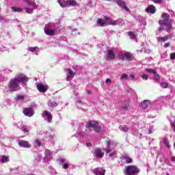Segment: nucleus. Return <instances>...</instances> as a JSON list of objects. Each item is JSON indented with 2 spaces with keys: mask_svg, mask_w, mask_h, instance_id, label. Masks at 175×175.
Returning <instances> with one entry per match:
<instances>
[{
  "mask_svg": "<svg viewBox=\"0 0 175 175\" xmlns=\"http://www.w3.org/2000/svg\"><path fill=\"white\" fill-rule=\"evenodd\" d=\"M147 13H150L151 14H154L155 12H157V9L155 8V6L154 5H150L146 8Z\"/></svg>",
  "mask_w": 175,
  "mask_h": 175,
  "instance_id": "obj_24",
  "label": "nucleus"
},
{
  "mask_svg": "<svg viewBox=\"0 0 175 175\" xmlns=\"http://www.w3.org/2000/svg\"><path fill=\"white\" fill-rule=\"evenodd\" d=\"M122 161L126 162V163H132V159L129 157V155L124 154L121 156Z\"/></svg>",
  "mask_w": 175,
  "mask_h": 175,
  "instance_id": "obj_18",
  "label": "nucleus"
},
{
  "mask_svg": "<svg viewBox=\"0 0 175 175\" xmlns=\"http://www.w3.org/2000/svg\"><path fill=\"white\" fill-rule=\"evenodd\" d=\"M25 98V96L24 95H19V96H17L16 100L18 102H20L21 100H24Z\"/></svg>",
  "mask_w": 175,
  "mask_h": 175,
  "instance_id": "obj_42",
  "label": "nucleus"
},
{
  "mask_svg": "<svg viewBox=\"0 0 175 175\" xmlns=\"http://www.w3.org/2000/svg\"><path fill=\"white\" fill-rule=\"evenodd\" d=\"M42 160V157L40 155L38 154L37 157H36L35 160L33 161V165L34 166H38L39 165V162Z\"/></svg>",
  "mask_w": 175,
  "mask_h": 175,
  "instance_id": "obj_31",
  "label": "nucleus"
},
{
  "mask_svg": "<svg viewBox=\"0 0 175 175\" xmlns=\"http://www.w3.org/2000/svg\"><path fill=\"white\" fill-rule=\"evenodd\" d=\"M79 3L75 0H68V6H77Z\"/></svg>",
  "mask_w": 175,
  "mask_h": 175,
  "instance_id": "obj_36",
  "label": "nucleus"
},
{
  "mask_svg": "<svg viewBox=\"0 0 175 175\" xmlns=\"http://www.w3.org/2000/svg\"><path fill=\"white\" fill-rule=\"evenodd\" d=\"M106 58L107 59H115L116 54L114 53V51L111 49H109L106 54Z\"/></svg>",
  "mask_w": 175,
  "mask_h": 175,
  "instance_id": "obj_16",
  "label": "nucleus"
},
{
  "mask_svg": "<svg viewBox=\"0 0 175 175\" xmlns=\"http://www.w3.org/2000/svg\"><path fill=\"white\" fill-rule=\"evenodd\" d=\"M45 157H44V161H51L53 158V152L50 150L46 149L44 152Z\"/></svg>",
  "mask_w": 175,
  "mask_h": 175,
  "instance_id": "obj_15",
  "label": "nucleus"
},
{
  "mask_svg": "<svg viewBox=\"0 0 175 175\" xmlns=\"http://www.w3.org/2000/svg\"><path fill=\"white\" fill-rule=\"evenodd\" d=\"M88 94H91V92H90V91H88Z\"/></svg>",
  "mask_w": 175,
  "mask_h": 175,
  "instance_id": "obj_62",
  "label": "nucleus"
},
{
  "mask_svg": "<svg viewBox=\"0 0 175 175\" xmlns=\"http://www.w3.org/2000/svg\"><path fill=\"white\" fill-rule=\"evenodd\" d=\"M120 109L124 111H132V108L131 105H129V100H126L124 103L120 106Z\"/></svg>",
  "mask_w": 175,
  "mask_h": 175,
  "instance_id": "obj_11",
  "label": "nucleus"
},
{
  "mask_svg": "<svg viewBox=\"0 0 175 175\" xmlns=\"http://www.w3.org/2000/svg\"><path fill=\"white\" fill-rule=\"evenodd\" d=\"M120 80H129V77L126 74H123L120 77Z\"/></svg>",
  "mask_w": 175,
  "mask_h": 175,
  "instance_id": "obj_41",
  "label": "nucleus"
},
{
  "mask_svg": "<svg viewBox=\"0 0 175 175\" xmlns=\"http://www.w3.org/2000/svg\"><path fill=\"white\" fill-rule=\"evenodd\" d=\"M75 31H76V29H74L72 30V32H75Z\"/></svg>",
  "mask_w": 175,
  "mask_h": 175,
  "instance_id": "obj_61",
  "label": "nucleus"
},
{
  "mask_svg": "<svg viewBox=\"0 0 175 175\" xmlns=\"http://www.w3.org/2000/svg\"><path fill=\"white\" fill-rule=\"evenodd\" d=\"M76 103H77V105H78V106H83V101L81 100V99L77 100Z\"/></svg>",
  "mask_w": 175,
  "mask_h": 175,
  "instance_id": "obj_47",
  "label": "nucleus"
},
{
  "mask_svg": "<svg viewBox=\"0 0 175 175\" xmlns=\"http://www.w3.org/2000/svg\"><path fill=\"white\" fill-rule=\"evenodd\" d=\"M28 51H30L31 53H35V51H39V47L34 46V47H29L27 49Z\"/></svg>",
  "mask_w": 175,
  "mask_h": 175,
  "instance_id": "obj_37",
  "label": "nucleus"
},
{
  "mask_svg": "<svg viewBox=\"0 0 175 175\" xmlns=\"http://www.w3.org/2000/svg\"><path fill=\"white\" fill-rule=\"evenodd\" d=\"M170 59H175V53L170 54Z\"/></svg>",
  "mask_w": 175,
  "mask_h": 175,
  "instance_id": "obj_52",
  "label": "nucleus"
},
{
  "mask_svg": "<svg viewBox=\"0 0 175 175\" xmlns=\"http://www.w3.org/2000/svg\"><path fill=\"white\" fill-rule=\"evenodd\" d=\"M94 155L96 157V158H103L104 153L100 148H96L94 150Z\"/></svg>",
  "mask_w": 175,
  "mask_h": 175,
  "instance_id": "obj_19",
  "label": "nucleus"
},
{
  "mask_svg": "<svg viewBox=\"0 0 175 175\" xmlns=\"http://www.w3.org/2000/svg\"><path fill=\"white\" fill-rule=\"evenodd\" d=\"M67 72V81H70L72 80L73 77H75V72L72 70V69L68 68L66 70Z\"/></svg>",
  "mask_w": 175,
  "mask_h": 175,
  "instance_id": "obj_17",
  "label": "nucleus"
},
{
  "mask_svg": "<svg viewBox=\"0 0 175 175\" xmlns=\"http://www.w3.org/2000/svg\"><path fill=\"white\" fill-rule=\"evenodd\" d=\"M10 161V159H9V157L6 155L0 156V163H8Z\"/></svg>",
  "mask_w": 175,
  "mask_h": 175,
  "instance_id": "obj_25",
  "label": "nucleus"
},
{
  "mask_svg": "<svg viewBox=\"0 0 175 175\" xmlns=\"http://www.w3.org/2000/svg\"><path fill=\"white\" fill-rule=\"evenodd\" d=\"M126 175L139 174V169L134 165L128 166L126 168Z\"/></svg>",
  "mask_w": 175,
  "mask_h": 175,
  "instance_id": "obj_7",
  "label": "nucleus"
},
{
  "mask_svg": "<svg viewBox=\"0 0 175 175\" xmlns=\"http://www.w3.org/2000/svg\"><path fill=\"white\" fill-rule=\"evenodd\" d=\"M42 117L45 121L50 124L53 120V115L49 111L45 110L42 113Z\"/></svg>",
  "mask_w": 175,
  "mask_h": 175,
  "instance_id": "obj_8",
  "label": "nucleus"
},
{
  "mask_svg": "<svg viewBox=\"0 0 175 175\" xmlns=\"http://www.w3.org/2000/svg\"><path fill=\"white\" fill-rule=\"evenodd\" d=\"M113 2L117 4L118 6H120L122 9L125 10L126 12H129V8L126 7V4L124 0H113Z\"/></svg>",
  "mask_w": 175,
  "mask_h": 175,
  "instance_id": "obj_9",
  "label": "nucleus"
},
{
  "mask_svg": "<svg viewBox=\"0 0 175 175\" xmlns=\"http://www.w3.org/2000/svg\"><path fill=\"white\" fill-rule=\"evenodd\" d=\"M44 31L46 35H54V33H55L54 29H51L50 28V25H49L48 26H46L44 29Z\"/></svg>",
  "mask_w": 175,
  "mask_h": 175,
  "instance_id": "obj_21",
  "label": "nucleus"
},
{
  "mask_svg": "<svg viewBox=\"0 0 175 175\" xmlns=\"http://www.w3.org/2000/svg\"><path fill=\"white\" fill-rule=\"evenodd\" d=\"M105 83L106 84H111V79H110L109 78L107 79Z\"/></svg>",
  "mask_w": 175,
  "mask_h": 175,
  "instance_id": "obj_53",
  "label": "nucleus"
},
{
  "mask_svg": "<svg viewBox=\"0 0 175 175\" xmlns=\"http://www.w3.org/2000/svg\"><path fill=\"white\" fill-rule=\"evenodd\" d=\"M76 137L79 139H86L87 138V133H84L81 131H78L77 133L75 134Z\"/></svg>",
  "mask_w": 175,
  "mask_h": 175,
  "instance_id": "obj_23",
  "label": "nucleus"
},
{
  "mask_svg": "<svg viewBox=\"0 0 175 175\" xmlns=\"http://www.w3.org/2000/svg\"><path fill=\"white\" fill-rule=\"evenodd\" d=\"M3 72L4 73H7L8 75H10V73H12V70L8 68L5 69Z\"/></svg>",
  "mask_w": 175,
  "mask_h": 175,
  "instance_id": "obj_50",
  "label": "nucleus"
},
{
  "mask_svg": "<svg viewBox=\"0 0 175 175\" xmlns=\"http://www.w3.org/2000/svg\"><path fill=\"white\" fill-rule=\"evenodd\" d=\"M140 77L144 80H148V75H147L146 74H142L140 75Z\"/></svg>",
  "mask_w": 175,
  "mask_h": 175,
  "instance_id": "obj_46",
  "label": "nucleus"
},
{
  "mask_svg": "<svg viewBox=\"0 0 175 175\" xmlns=\"http://www.w3.org/2000/svg\"><path fill=\"white\" fill-rule=\"evenodd\" d=\"M146 126V128H148V131H146V133H148V135H151V133L154 132V126L149 124H147Z\"/></svg>",
  "mask_w": 175,
  "mask_h": 175,
  "instance_id": "obj_32",
  "label": "nucleus"
},
{
  "mask_svg": "<svg viewBox=\"0 0 175 175\" xmlns=\"http://www.w3.org/2000/svg\"><path fill=\"white\" fill-rule=\"evenodd\" d=\"M25 3L29 7L25 8V12L28 14L33 13V9H36V3L34 0H23Z\"/></svg>",
  "mask_w": 175,
  "mask_h": 175,
  "instance_id": "obj_4",
  "label": "nucleus"
},
{
  "mask_svg": "<svg viewBox=\"0 0 175 175\" xmlns=\"http://www.w3.org/2000/svg\"><path fill=\"white\" fill-rule=\"evenodd\" d=\"M16 126L19 129H22L23 132H25V133H28V129H27V127L21 125V123H18L16 124Z\"/></svg>",
  "mask_w": 175,
  "mask_h": 175,
  "instance_id": "obj_30",
  "label": "nucleus"
},
{
  "mask_svg": "<svg viewBox=\"0 0 175 175\" xmlns=\"http://www.w3.org/2000/svg\"><path fill=\"white\" fill-rule=\"evenodd\" d=\"M150 105L151 102H150V100H145L142 103L141 106L142 109H147V107H148Z\"/></svg>",
  "mask_w": 175,
  "mask_h": 175,
  "instance_id": "obj_28",
  "label": "nucleus"
},
{
  "mask_svg": "<svg viewBox=\"0 0 175 175\" xmlns=\"http://www.w3.org/2000/svg\"><path fill=\"white\" fill-rule=\"evenodd\" d=\"M129 78V80H134L135 74H130Z\"/></svg>",
  "mask_w": 175,
  "mask_h": 175,
  "instance_id": "obj_51",
  "label": "nucleus"
},
{
  "mask_svg": "<svg viewBox=\"0 0 175 175\" xmlns=\"http://www.w3.org/2000/svg\"><path fill=\"white\" fill-rule=\"evenodd\" d=\"M86 146L87 147H92V144H91L90 142H87L86 143Z\"/></svg>",
  "mask_w": 175,
  "mask_h": 175,
  "instance_id": "obj_56",
  "label": "nucleus"
},
{
  "mask_svg": "<svg viewBox=\"0 0 175 175\" xmlns=\"http://www.w3.org/2000/svg\"><path fill=\"white\" fill-rule=\"evenodd\" d=\"M98 27H106V25H124L125 21L119 18L116 21L109 17H105L104 18H98L97 21Z\"/></svg>",
  "mask_w": 175,
  "mask_h": 175,
  "instance_id": "obj_3",
  "label": "nucleus"
},
{
  "mask_svg": "<svg viewBox=\"0 0 175 175\" xmlns=\"http://www.w3.org/2000/svg\"><path fill=\"white\" fill-rule=\"evenodd\" d=\"M11 9H12V12H15L17 13H21V12H23V10H24L23 8H18V7H12Z\"/></svg>",
  "mask_w": 175,
  "mask_h": 175,
  "instance_id": "obj_34",
  "label": "nucleus"
},
{
  "mask_svg": "<svg viewBox=\"0 0 175 175\" xmlns=\"http://www.w3.org/2000/svg\"><path fill=\"white\" fill-rule=\"evenodd\" d=\"M54 137H54L53 135L49 136V139H51V143H53V140H54Z\"/></svg>",
  "mask_w": 175,
  "mask_h": 175,
  "instance_id": "obj_55",
  "label": "nucleus"
},
{
  "mask_svg": "<svg viewBox=\"0 0 175 175\" xmlns=\"http://www.w3.org/2000/svg\"><path fill=\"white\" fill-rule=\"evenodd\" d=\"M48 105L49 107H52V109H54V107H57L58 106V104L55 101H49Z\"/></svg>",
  "mask_w": 175,
  "mask_h": 175,
  "instance_id": "obj_33",
  "label": "nucleus"
},
{
  "mask_svg": "<svg viewBox=\"0 0 175 175\" xmlns=\"http://www.w3.org/2000/svg\"><path fill=\"white\" fill-rule=\"evenodd\" d=\"M167 39H169V37H167V36H165V37H158L157 38V40L158 42H165V41L167 40Z\"/></svg>",
  "mask_w": 175,
  "mask_h": 175,
  "instance_id": "obj_35",
  "label": "nucleus"
},
{
  "mask_svg": "<svg viewBox=\"0 0 175 175\" xmlns=\"http://www.w3.org/2000/svg\"><path fill=\"white\" fill-rule=\"evenodd\" d=\"M27 81H28V78L24 75H20L10 80L8 87L10 91H17L20 87V83L25 84Z\"/></svg>",
  "mask_w": 175,
  "mask_h": 175,
  "instance_id": "obj_1",
  "label": "nucleus"
},
{
  "mask_svg": "<svg viewBox=\"0 0 175 175\" xmlns=\"http://www.w3.org/2000/svg\"><path fill=\"white\" fill-rule=\"evenodd\" d=\"M128 35H129V38H131V39H135V35L134 34V33L133 32H129L128 33Z\"/></svg>",
  "mask_w": 175,
  "mask_h": 175,
  "instance_id": "obj_43",
  "label": "nucleus"
},
{
  "mask_svg": "<svg viewBox=\"0 0 175 175\" xmlns=\"http://www.w3.org/2000/svg\"><path fill=\"white\" fill-rule=\"evenodd\" d=\"M140 23V27H141V29L142 31H143V29H144L146 28V25H147V23L146 22V19L144 18H141V20L139 21Z\"/></svg>",
  "mask_w": 175,
  "mask_h": 175,
  "instance_id": "obj_29",
  "label": "nucleus"
},
{
  "mask_svg": "<svg viewBox=\"0 0 175 175\" xmlns=\"http://www.w3.org/2000/svg\"><path fill=\"white\" fill-rule=\"evenodd\" d=\"M69 0H58V2L62 8H68L69 6Z\"/></svg>",
  "mask_w": 175,
  "mask_h": 175,
  "instance_id": "obj_26",
  "label": "nucleus"
},
{
  "mask_svg": "<svg viewBox=\"0 0 175 175\" xmlns=\"http://www.w3.org/2000/svg\"><path fill=\"white\" fill-rule=\"evenodd\" d=\"M106 148L104 149L105 152L109 154V152H111L113 150L117 147V142H116L113 139H107L105 141Z\"/></svg>",
  "mask_w": 175,
  "mask_h": 175,
  "instance_id": "obj_5",
  "label": "nucleus"
},
{
  "mask_svg": "<svg viewBox=\"0 0 175 175\" xmlns=\"http://www.w3.org/2000/svg\"><path fill=\"white\" fill-rule=\"evenodd\" d=\"M154 75V80L156 81H159L161 80V77L159 76V74H158L156 71V72Z\"/></svg>",
  "mask_w": 175,
  "mask_h": 175,
  "instance_id": "obj_39",
  "label": "nucleus"
},
{
  "mask_svg": "<svg viewBox=\"0 0 175 175\" xmlns=\"http://www.w3.org/2000/svg\"><path fill=\"white\" fill-rule=\"evenodd\" d=\"M161 17L163 20L159 21V23L161 25L159 31L165 29L167 32H170V30L172 28V25L173 24V20L170 19V15H169V14L163 13L161 15Z\"/></svg>",
  "mask_w": 175,
  "mask_h": 175,
  "instance_id": "obj_2",
  "label": "nucleus"
},
{
  "mask_svg": "<svg viewBox=\"0 0 175 175\" xmlns=\"http://www.w3.org/2000/svg\"><path fill=\"white\" fill-rule=\"evenodd\" d=\"M152 2H154V3H162L163 0H152Z\"/></svg>",
  "mask_w": 175,
  "mask_h": 175,
  "instance_id": "obj_49",
  "label": "nucleus"
},
{
  "mask_svg": "<svg viewBox=\"0 0 175 175\" xmlns=\"http://www.w3.org/2000/svg\"><path fill=\"white\" fill-rule=\"evenodd\" d=\"M161 144L163 146H165V147H167V148H170V144H169V140H167V138L164 137L161 141Z\"/></svg>",
  "mask_w": 175,
  "mask_h": 175,
  "instance_id": "obj_27",
  "label": "nucleus"
},
{
  "mask_svg": "<svg viewBox=\"0 0 175 175\" xmlns=\"http://www.w3.org/2000/svg\"><path fill=\"white\" fill-rule=\"evenodd\" d=\"M86 128L90 129V128H94L95 132H100L102 131V124L98 123L96 121H89L86 123Z\"/></svg>",
  "mask_w": 175,
  "mask_h": 175,
  "instance_id": "obj_6",
  "label": "nucleus"
},
{
  "mask_svg": "<svg viewBox=\"0 0 175 175\" xmlns=\"http://www.w3.org/2000/svg\"><path fill=\"white\" fill-rule=\"evenodd\" d=\"M169 46H170V43L167 42L165 44L164 47H169Z\"/></svg>",
  "mask_w": 175,
  "mask_h": 175,
  "instance_id": "obj_57",
  "label": "nucleus"
},
{
  "mask_svg": "<svg viewBox=\"0 0 175 175\" xmlns=\"http://www.w3.org/2000/svg\"><path fill=\"white\" fill-rule=\"evenodd\" d=\"M116 152H112L109 154V157H110L111 158H113V157H114V155H116Z\"/></svg>",
  "mask_w": 175,
  "mask_h": 175,
  "instance_id": "obj_54",
  "label": "nucleus"
},
{
  "mask_svg": "<svg viewBox=\"0 0 175 175\" xmlns=\"http://www.w3.org/2000/svg\"><path fill=\"white\" fill-rule=\"evenodd\" d=\"M33 144L35 147H40L42 146V142H40V139H36Z\"/></svg>",
  "mask_w": 175,
  "mask_h": 175,
  "instance_id": "obj_38",
  "label": "nucleus"
},
{
  "mask_svg": "<svg viewBox=\"0 0 175 175\" xmlns=\"http://www.w3.org/2000/svg\"><path fill=\"white\" fill-rule=\"evenodd\" d=\"M89 3H92V1H89Z\"/></svg>",
  "mask_w": 175,
  "mask_h": 175,
  "instance_id": "obj_63",
  "label": "nucleus"
},
{
  "mask_svg": "<svg viewBox=\"0 0 175 175\" xmlns=\"http://www.w3.org/2000/svg\"><path fill=\"white\" fill-rule=\"evenodd\" d=\"M36 87L40 92H46L49 90V85L42 83H36Z\"/></svg>",
  "mask_w": 175,
  "mask_h": 175,
  "instance_id": "obj_10",
  "label": "nucleus"
},
{
  "mask_svg": "<svg viewBox=\"0 0 175 175\" xmlns=\"http://www.w3.org/2000/svg\"><path fill=\"white\" fill-rule=\"evenodd\" d=\"M58 161L60 162V165H62L63 169H68L70 166L69 163H65V159L59 158Z\"/></svg>",
  "mask_w": 175,
  "mask_h": 175,
  "instance_id": "obj_20",
  "label": "nucleus"
},
{
  "mask_svg": "<svg viewBox=\"0 0 175 175\" xmlns=\"http://www.w3.org/2000/svg\"><path fill=\"white\" fill-rule=\"evenodd\" d=\"M171 161H173V162H175V157H172L171 158Z\"/></svg>",
  "mask_w": 175,
  "mask_h": 175,
  "instance_id": "obj_58",
  "label": "nucleus"
},
{
  "mask_svg": "<svg viewBox=\"0 0 175 175\" xmlns=\"http://www.w3.org/2000/svg\"><path fill=\"white\" fill-rule=\"evenodd\" d=\"M122 57L125 58L126 61H133V57L132 56V53L129 52H126L123 53Z\"/></svg>",
  "mask_w": 175,
  "mask_h": 175,
  "instance_id": "obj_22",
  "label": "nucleus"
},
{
  "mask_svg": "<svg viewBox=\"0 0 175 175\" xmlns=\"http://www.w3.org/2000/svg\"><path fill=\"white\" fill-rule=\"evenodd\" d=\"M0 51L1 53H4V51H8V48H6L3 46H1V47H0Z\"/></svg>",
  "mask_w": 175,
  "mask_h": 175,
  "instance_id": "obj_48",
  "label": "nucleus"
},
{
  "mask_svg": "<svg viewBox=\"0 0 175 175\" xmlns=\"http://www.w3.org/2000/svg\"><path fill=\"white\" fill-rule=\"evenodd\" d=\"M103 1H108L109 2H111V0H103Z\"/></svg>",
  "mask_w": 175,
  "mask_h": 175,
  "instance_id": "obj_60",
  "label": "nucleus"
},
{
  "mask_svg": "<svg viewBox=\"0 0 175 175\" xmlns=\"http://www.w3.org/2000/svg\"><path fill=\"white\" fill-rule=\"evenodd\" d=\"M23 113L26 117H33L35 114V111L32 108H25L23 109Z\"/></svg>",
  "mask_w": 175,
  "mask_h": 175,
  "instance_id": "obj_12",
  "label": "nucleus"
},
{
  "mask_svg": "<svg viewBox=\"0 0 175 175\" xmlns=\"http://www.w3.org/2000/svg\"><path fill=\"white\" fill-rule=\"evenodd\" d=\"M93 173L94 175H105L106 173V170L103 167H96L93 170Z\"/></svg>",
  "mask_w": 175,
  "mask_h": 175,
  "instance_id": "obj_14",
  "label": "nucleus"
},
{
  "mask_svg": "<svg viewBox=\"0 0 175 175\" xmlns=\"http://www.w3.org/2000/svg\"><path fill=\"white\" fill-rule=\"evenodd\" d=\"M145 72H147L148 73H152L154 75L157 70L152 68H145Z\"/></svg>",
  "mask_w": 175,
  "mask_h": 175,
  "instance_id": "obj_40",
  "label": "nucleus"
},
{
  "mask_svg": "<svg viewBox=\"0 0 175 175\" xmlns=\"http://www.w3.org/2000/svg\"><path fill=\"white\" fill-rule=\"evenodd\" d=\"M120 130L123 132H128V126H126V125L120 126Z\"/></svg>",
  "mask_w": 175,
  "mask_h": 175,
  "instance_id": "obj_45",
  "label": "nucleus"
},
{
  "mask_svg": "<svg viewBox=\"0 0 175 175\" xmlns=\"http://www.w3.org/2000/svg\"><path fill=\"white\" fill-rule=\"evenodd\" d=\"M18 144L19 147H23V148H31V144L28 142L23 139L18 140Z\"/></svg>",
  "mask_w": 175,
  "mask_h": 175,
  "instance_id": "obj_13",
  "label": "nucleus"
},
{
  "mask_svg": "<svg viewBox=\"0 0 175 175\" xmlns=\"http://www.w3.org/2000/svg\"><path fill=\"white\" fill-rule=\"evenodd\" d=\"M161 87H162V88H167V87H169V85L167 84V83L162 82L161 83Z\"/></svg>",
  "mask_w": 175,
  "mask_h": 175,
  "instance_id": "obj_44",
  "label": "nucleus"
},
{
  "mask_svg": "<svg viewBox=\"0 0 175 175\" xmlns=\"http://www.w3.org/2000/svg\"><path fill=\"white\" fill-rule=\"evenodd\" d=\"M172 16H175V13L172 12Z\"/></svg>",
  "mask_w": 175,
  "mask_h": 175,
  "instance_id": "obj_59",
  "label": "nucleus"
}]
</instances>
